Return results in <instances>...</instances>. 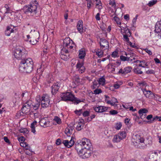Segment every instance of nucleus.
Instances as JSON below:
<instances>
[{"label":"nucleus","mask_w":161,"mask_h":161,"mask_svg":"<svg viewBox=\"0 0 161 161\" xmlns=\"http://www.w3.org/2000/svg\"><path fill=\"white\" fill-rule=\"evenodd\" d=\"M122 124L121 122L117 123L115 124V128L117 130H119L122 127Z\"/></svg>","instance_id":"obj_48"},{"label":"nucleus","mask_w":161,"mask_h":161,"mask_svg":"<svg viewBox=\"0 0 161 161\" xmlns=\"http://www.w3.org/2000/svg\"><path fill=\"white\" fill-rule=\"evenodd\" d=\"M110 113L112 115H115L118 113V112L115 110H112L110 111Z\"/></svg>","instance_id":"obj_59"},{"label":"nucleus","mask_w":161,"mask_h":161,"mask_svg":"<svg viewBox=\"0 0 161 161\" xmlns=\"http://www.w3.org/2000/svg\"><path fill=\"white\" fill-rule=\"evenodd\" d=\"M134 139L136 143H142L144 142V139L142 137H141L140 135L138 134L136 135L134 137Z\"/></svg>","instance_id":"obj_16"},{"label":"nucleus","mask_w":161,"mask_h":161,"mask_svg":"<svg viewBox=\"0 0 161 161\" xmlns=\"http://www.w3.org/2000/svg\"><path fill=\"white\" fill-rule=\"evenodd\" d=\"M27 38L25 39V40L29 41L30 43L32 45L36 44L38 42V39L39 38V36L38 34L36 33H34L32 35H27L26 36Z\"/></svg>","instance_id":"obj_6"},{"label":"nucleus","mask_w":161,"mask_h":161,"mask_svg":"<svg viewBox=\"0 0 161 161\" xmlns=\"http://www.w3.org/2000/svg\"><path fill=\"white\" fill-rule=\"evenodd\" d=\"M147 66L148 64H147V62L145 60H142V61L141 62H140V64L138 65V66L142 67L143 68H145V67Z\"/></svg>","instance_id":"obj_38"},{"label":"nucleus","mask_w":161,"mask_h":161,"mask_svg":"<svg viewBox=\"0 0 161 161\" xmlns=\"http://www.w3.org/2000/svg\"><path fill=\"white\" fill-rule=\"evenodd\" d=\"M84 120L83 119H81L79 122L78 123V124L76 127V130L78 131L81 130L84 126Z\"/></svg>","instance_id":"obj_23"},{"label":"nucleus","mask_w":161,"mask_h":161,"mask_svg":"<svg viewBox=\"0 0 161 161\" xmlns=\"http://www.w3.org/2000/svg\"><path fill=\"white\" fill-rule=\"evenodd\" d=\"M79 155L82 158H88L91 155V151L89 149L84 148L82 152Z\"/></svg>","instance_id":"obj_7"},{"label":"nucleus","mask_w":161,"mask_h":161,"mask_svg":"<svg viewBox=\"0 0 161 161\" xmlns=\"http://www.w3.org/2000/svg\"><path fill=\"white\" fill-rule=\"evenodd\" d=\"M102 92V91L100 89H97L93 91V93L95 94H99Z\"/></svg>","instance_id":"obj_47"},{"label":"nucleus","mask_w":161,"mask_h":161,"mask_svg":"<svg viewBox=\"0 0 161 161\" xmlns=\"http://www.w3.org/2000/svg\"><path fill=\"white\" fill-rule=\"evenodd\" d=\"M96 7L98 9L99 12H100L101 10L103 8V7L102 6V3L99 4L98 5V6H97Z\"/></svg>","instance_id":"obj_57"},{"label":"nucleus","mask_w":161,"mask_h":161,"mask_svg":"<svg viewBox=\"0 0 161 161\" xmlns=\"http://www.w3.org/2000/svg\"><path fill=\"white\" fill-rule=\"evenodd\" d=\"M83 24L82 20H80L78 21L77 22V27L78 31L80 33L83 32Z\"/></svg>","instance_id":"obj_22"},{"label":"nucleus","mask_w":161,"mask_h":161,"mask_svg":"<svg viewBox=\"0 0 161 161\" xmlns=\"http://www.w3.org/2000/svg\"><path fill=\"white\" fill-rule=\"evenodd\" d=\"M54 120L58 124H60L61 123V119L58 116H55L54 119Z\"/></svg>","instance_id":"obj_46"},{"label":"nucleus","mask_w":161,"mask_h":161,"mask_svg":"<svg viewBox=\"0 0 161 161\" xmlns=\"http://www.w3.org/2000/svg\"><path fill=\"white\" fill-rule=\"evenodd\" d=\"M50 101H41V105L42 107L46 108L48 107L50 105Z\"/></svg>","instance_id":"obj_32"},{"label":"nucleus","mask_w":161,"mask_h":161,"mask_svg":"<svg viewBox=\"0 0 161 161\" xmlns=\"http://www.w3.org/2000/svg\"><path fill=\"white\" fill-rule=\"evenodd\" d=\"M124 33L123 34V39L124 40H128L129 37H130L131 35V33L127 27H125L124 29Z\"/></svg>","instance_id":"obj_13"},{"label":"nucleus","mask_w":161,"mask_h":161,"mask_svg":"<svg viewBox=\"0 0 161 161\" xmlns=\"http://www.w3.org/2000/svg\"><path fill=\"white\" fill-rule=\"evenodd\" d=\"M143 92L146 97L147 98H149L150 95L153 94L151 91H147L146 89H143Z\"/></svg>","instance_id":"obj_29"},{"label":"nucleus","mask_w":161,"mask_h":161,"mask_svg":"<svg viewBox=\"0 0 161 161\" xmlns=\"http://www.w3.org/2000/svg\"><path fill=\"white\" fill-rule=\"evenodd\" d=\"M115 103H118V102L117 99L114 97H113L112 98L111 101H107V103L108 104H110L112 106H114Z\"/></svg>","instance_id":"obj_31"},{"label":"nucleus","mask_w":161,"mask_h":161,"mask_svg":"<svg viewBox=\"0 0 161 161\" xmlns=\"http://www.w3.org/2000/svg\"><path fill=\"white\" fill-rule=\"evenodd\" d=\"M109 4L112 7L115 6V3L114 0H110L109 2Z\"/></svg>","instance_id":"obj_52"},{"label":"nucleus","mask_w":161,"mask_h":161,"mask_svg":"<svg viewBox=\"0 0 161 161\" xmlns=\"http://www.w3.org/2000/svg\"><path fill=\"white\" fill-rule=\"evenodd\" d=\"M19 132L20 133H23L25 135L28 134L29 131L26 128H23L19 130Z\"/></svg>","instance_id":"obj_42"},{"label":"nucleus","mask_w":161,"mask_h":161,"mask_svg":"<svg viewBox=\"0 0 161 161\" xmlns=\"http://www.w3.org/2000/svg\"><path fill=\"white\" fill-rule=\"evenodd\" d=\"M121 140V139L119 138V136L118 134L114 136L113 141L114 142H119Z\"/></svg>","instance_id":"obj_39"},{"label":"nucleus","mask_w":161,"mask_h":161,"mask_svg":"<svg viewBox=\"0 0 161 161\" xmlns=\"http://www.w3.org/2000/svg\"><path fill=\"white\" fill-rule=\"evenodd\" d=\"M157 3V0H153L150 1L149 3L147 4V5L149 7H152L153 5H155Z\"/></svg>","instance_id":"obj_44"},{"label":"nucleus","mask_w":161,"mask_h":161,"mask_svg":"<svg viewBox=\"0 0 161 161\" xmlns=\"http://www.w3.org/2000/svg\"><path fill=\"white\" fill-rule=\"evenodd\" d=\"M36 121L35 120L31 124V132L34 133H35L36 131L35 126L36 125Z\"/></svg>","instance_id":"obj_34"},{"label":"nucleus","mask_w":161,"mask_h":161,"mask_svg":"<svg viewBox=\"0 0 161 161\" xmlns=\"http://www.w3.org/2000/svg\"><path fill=\"white\" fill-rule=\"evenodd\" d=\"M41 101H50V98L48 95L44 94L41 99Z\"/></svg>","instance_id":"obj_37"},{"label":"nucleus","mask_w":161,"mask_h":161,"mask_svg":"<svg viewBox=\"0 0 161 161\" xmlns=\"http://www.w3.org/2000/svg\"><path fill=\"white\" fill-rule=\"evenodd\" d=\"M32 105L33 109L35 110H36L38 109L40 105V102L38 101H36L35 103H33Z\"/></svg>","instance_id":"obj_35"},{"label":"nucleus","mask_w":161,"mask_h":161,"mask_svg":"<svg viewBox=\"0 0 161 161\" xmlns=\"http://www.w3.org/2000/svg\"><path fill=\"white\" fill-rule=\"evenodd\" d=\"M120 60L123 61H129L126 57L123 55H121L120 57Z\"/></svg>","instance_id":"obj_51"},{"label":"nucleus","mask_w":161,"mask_h":161,"mask_svg":"<svg viewBox=\"0 0 161 161\" xmlns=\"http://www.w3.org/2000/svg\"><path fill=\"white\" fill-rule=\"evenodd\" d=\"M100 14H99V13H98L96 14V15L95 16V18L97 20H100Z\"/></svg>","instance_id":"obj_62"},{"label":"nucleus","mask_w":161,"mask_h":161,"mask_svg":"<svg viewBox=\"0 0 161 161\" xmlns=\"http://www.w3.org/2000/svg\"><path fill=\"white\" fill-rule=\"evenodd\" d=\"M132 69V68L130 66H127L125 68L123 69H120L119 72V74H126L127 73H130Z\"/></svg>","instance_id":"obj_11"},{"label":"nucleus","mask_w":161,"mask_h":161,"mask_svg":"<svg viewBox=\"0 0 161 161\" xmlns=\"http://www.w3.org/2000/svg\"><path fill=\"white\" fill-rule=\"evenodd\" d=\"M53 80V79L51 75H49L47 79V82L48 83H50Z\"/></svg>","instance_id":"obj_49"},{"label":"nucleus","mask_w":161,"mask_h":161,"mask_svg":"<svg viewBox=\"0 0 161 161\" xmlns=\"http://www.w3.org/2000/svg\"><path fill=\"white\" fill-rule=\"evenodd\" d=\"M124 41L125 42H126L127 43V44L128 45H130L131 47H136V46H135L134 43L133 44L130 41L129 38H128V41L126 40H124Z\"/></svg>","instance_id":"obj_45"},{"label":"nucleus","mask_w":161,"mask_h":161,"mask_svg":"<svg viewBox=\"0 0 161 161\" xmlns=\"http://www.w3.org/2000/svg\"><path fill=\"white\" fill-rule=\"evenodd\" d=\"M148 112V110L145 108L140 109L138 111V113L140 117V118L142 119H144L146 115V114Z\"/></svg>","instance_id":"obj_14"},{"label":"nucleus","mask_w":161,"mask_h":161,"mask_svg":"<svg viewBox=\"0 0 161 161\" xmlns=\"http://www.w3.org/2000/svg\"><path fill=\"white\" fill-rule=\"evenodd\" d=\"M159 117L156 116L155 117L153 118V116L152 115H149L147 116L146 118L148 120H151L150 121H147V123L148 124L152 123L154 121L158 119Z\"/></svg>","instance_id":"obj_18"},{"label":"nucleus","mask_w":161,"mask_h":161,"mask_svg":"<svg viewBox=\"0 0 161 161\" xmlns=\"http://www.w3.org/2000/svg\"><path fill=\"white\" fill-rule=\"evenodd\" d=\"M100 86V84L98 80H95L92 82V85L91 86V88L94 89L98 88Z\"/></svg>","instance_id":"obj_27"},{"label":"nucleus","mask_w":161,"mask_h":161,"mask_svg":"<svg viewBox=\"0 0 161 161\" xmlns=\"http://www.w3.org/2000/svg\"><path fill=\"white\" fill-rule=\"evenodd\" d=\"M144 50L149 55H151L152 54V52L147 48H145L144 49Z\"/></svg>","instance_id":"obj_60"},{"label":"nucleus","mask_w":161,"mask_h":161,"mask_svg":"<svg viewBox=\"0 0 161 161\" xmlns=\"http://www.w3.org/2000/svg\"><path fill=\"white\" fill-rule=\"evenodd\" d=\"M80 143L84 146V148L89 149L91 146L90 140L86 138L82 139Z\"/></svg>","instance_id":"obj_10"},{"label":"nucleus","mask_w":161,"mask_h":161,"mask_svg":"<svg viewBox=\"0 0 161 161\" xmlns=\"http://www.w3.org/2000/svg\"><path fill=\"white\" fill-rule=\"evenodd\" d=\"M86 54L85 49L81 48L79 51V58L80 59H83L85 57Z\"/></svg>","instance_id":"obj_24"},{"label":"nucleus","mask_w":161,"mask_h":161,"mask_svg":"<svg viewBox=\"0 0 161 161\" xmlns=\"http://www.w3.org/2000/svg\"><path fill=\"white\" fill-rule=\"evenodd\" d=\"M118 135L119 136V138L122 140L126 137V133L125 131H122L119 132Z\"/></svg>","instance_id":"obj_36"},{"label":"nucleus","mask_w":161,"mask_h":161,"mask_svg":"<svg viewBox=\"0 0 161 161\" xmlns=\"http://www.w3.org/2000/svg\"><path fill=\"white\" fill-rule=\"evenodd\" d=\"M82 145V144L80 143H76L75 145V149L79 155L84 149V148H83Z\"/></svg>","instance_id":"obj_20"},{"label":"nucleus","mask_w":161,"mask_h":161,"mask_svg":"<svg viewBox=\"0 0 161 161\" xmlns=\"http://www.w3.org/2000/svg\"><path fill=\"white\" fill-rule=\"evenodd\" d=\"M19 96V92L14 93V98L15 99V100H14V99H13V102L14 103H16V100H18L20 98V97Z\"/></svg>","instance_id":"obj_40"},{"label":"nucleus","mask_w":161,"mask_h":161,"mask_svg":"<svg viewBox=\"0 0 161 161\" xmlns=\"http://www.w3.org/2000/svg\"><path fill=\"white\" fill-rule=\"evenodd\" d=\"M27 143L26 142H21L20 143V145L23 147L25 148L26 146V145Z\"/></svg>","instance_id":"obj_64"},{"label":"nucleus","mask_w":161,"mask_h":161,"mask_svg":"<svg viewBox=\"0 0 161 161\" xmlns=\"http://www.w3.org/2000/svg\"><path fill=\"white\" fill-rule=\"evenodd\" d=\"M5 8H6L7 10L6 13H10L11 12V10L8 5L5 4Z\"/></svg>","instance_id":"obj_50"},{"label":"nucleus","mask_w":161,"mask_h":161,"mask_svg":"<svg viewBox=\"0 0 161 161\" xmlns=\"http://www.w3.org/2000/svg\"><path fill=\"white\" fill-rule=\"evenodd\" d=\"M62 143L61 140L60 139H58L56 141V144L58 145Z\"/></svg>","instance_id":"obj_63"},{"label":"nucleus","mask_w":161,"mask_h":161,"mask_svg":"<svg viewBox=\"0 0 161 161\" xmlns=\"http://www.w3.org/2000/svg\"><path fill=\"white\" fill-rule=\"evenodd\" d=\"M82 61H78L76 65V68L78 72L82 74L84 72L86 69L85 67L83 66Z\"/></svg>","instance_id":"obj_8"},{"label":"nucleus","mask_w":161,"mask_h":161,"mask_svg":"<svg viewBox=\"0 0 161 161\" xmlns=\"http://www.w3.org/2000/svg\"><path fill=\"white\" fill-rule=\"evenodd\" d=\"M75 44L72 40L69 37H66L64 40V48L61 49L60 57L65 61H67L70 58V53L72 52V49Z\"/></svg>","instance_id":"obj_1"},{"label":"nucleus","mask_w":161,"mask_h":161,"mask_svg":"<svg viewBox=\"0 0 161 161\" xmlns=\"http://www.w3.org/2000/svg\"><path fill=\"white\" fill-rule=\"evenodd\" d=\"M100 45L101 48L102 49L104 48L108 49L109 47V44L108 42L106 39L101 38L100 42Z\"/></svg>","instance_id":"obj_12"},{"label":"nucleus","mask_w":161,"mask_h":161,"mask_svg":"<svg viewBox=\"0 0 161 161\" xmlns=\"http://www.w3.org/2000/svg\"><path fill=\"white\" fill-rule=\"evenodd\" d=\"M98 81L100 85H104L105 84V80L104 78L102 77L99 79Z\"/></svg>","instance_id":"obj_43"},{"label":"nucleus","mask_w":161,"mask_h":161,"mask_svg":"<svg viewBox=\"0 0 161 161\" xmlns=\"http://www.w3.org/2000/svg\"><path fill=\"white\" fill-rule=\"evenodd\" d=\"M31 110L30 107L24 104L23 107L21 109V111L23 113L28 115L30 114V112Z\"/></svg>","instance_id":"obj_19"},{"label":"nucleus","mask_w":161,"mask_h":161,"mask_svg":"<svg viewBox=\"0 0 161 161\" xmlns=\"http://www.w3.org/2000/svg\"><path fill=\"white\" fill-rule=\"evenodd\" d=\"M92 4V1L87 2V8L88 9H89L91 8Z\"/></svg>","instance_id":"obj_54"},{"label":"nucleus","mask_w":161,"mask_h":161,"mask_svg":"<svg viewBox=\"0 0 161 161\" xmlns=\"http://www.w3.org/2000/svg\"><path fill=\"white\" fill-rule=\"evenodd\" d=\"M112 14L110 15V17H113V19L116 22L117 24L120 25L121 24V22L119 21V19L115 16V13L114 11H112Z\"/></svg>","instance_id":"obj_26"},{"label":"nucleus","mask_w":161,"mask_h":161,"mask_svg":"<svg viewBox=\"0 0 161 161\" xmlns=\"http://www.w3.org/2000/svg\"><path fill=\"white\" fill-rule=\"evenodd\" d=\"M25 104H26L27 105V106H28L29 107H31V106L32 103V101L31 100H29L26 103H25Z\"/></svg>","instance_id":"obj_58"},{"label":"nucleus","mask_w":161,"mask_h":161,"mask_svg":"<svg viewBox=\"0 0 161 161\" xmlns=\"http://www.w3.org/2000/svg\"><path fill=\"white\" fill-rule=\"evenodd\" d=\"M118 52L115 51L113 52L111 54V56L112 57L115 58L118 57Z\"/></svg>","instance_id":"obj_55"},{"label":"nucleus","mask_w":161,"mask_h":161,"mask_svg":"<svg viewBox=\"0 0 161 161\" xmlns=\"http://www.w3.org/2000/svg\"><path fill=\"white\" fill-rule=\"evenodd\" d=\"M94 110L98 113H102L108 110V108L102 106L96 107L94 108Z\"/></svg>","instance_id":"obj_15"},{"label":"nucleus","mask_w":161,"mask_h":161,"mask_svg":"<svg viewBox=\"0 0 161 161\" xmlns=\"http://www.w3.org/2000/svg\"><path fill=\"white\" fill-rule=\"evenodd\" d=\"M74 138L72 137L70 141L68 140H63L62 143L65 147L69 148L72 147L74 144Z\"/></svg>","instance_id":"obj_9"},{"label":"nucleus","mask_w":161,"mask_h":161,"mask_svg":"<svg viewBox=\"0 0 161 161\" xmlns=\"http://www.w3.org/2000/svg\"><path fill=\"white\" fill-rule=\"evenodd\" d=\"M61 100L64 101H68L71 102L75 101L74 104H78L81 102L79 99L75 97L74 95L69 92L63 93L60 96Z\"/></svg>","instance_id":"obj_4"},{"label":"nucleus","mask_w":161,"mask_h":161,"mask_svg":"<svg viewBox=\"0 0 161 161\" xmlns=\"http://www.w3.org/2000/svg\"><path fill=\"white\" fill-rule=\"evenodd\" d=\"M72 131L73 129L72 128L70 129V127H68L65 129V133L68 136H70V135L72 133Z\"/></svg>","instance_id":"obj_33"},{"label":"nucleus","mask_w":161,"mask_h":161,"mask_svg":"<svg viewBox=\"0 0 161 161\" xmlns=\"http://www.w3.org/2000/svg\"><path fill=\"white\" fill-rule=\"evenodd\" d=\"M134 71L136 74H141L143 73L142 71H141V69L138 67L134 68Z\"/></svg>","instance_id":"obj_41"},{"label":"nucleus","mask_w":161,"mask_h":161,"mask_svg":"<svg viewBox=\"0 0 161 161\" xmlns=\"http://www.w3.org/2000/svg\"><path fill=\"white\" fill-rule=\"evenodd\" d=\"M38 2L36 0L32 1L29 6H25L23 8L24 12L26 13H30L34 16L37 13V5Z\"/></svg>","instance_id":"obj_3"},{"label":"nucleus","mask_w":161,"mask_h":161,"mask_svg":"<svg viewBox=\"0 0 161 161\" xmlns=\"http://www.w3.org/2000/svg\"><path fill=\"white\" fill-rule=\"evenodd\" d=\"M26 52L23 47H19L16 48L14 53L15 57L19 59L22 58H24L26 54Z\"/></svg>","instance_id":"obj_5"},{"label":"nucleus","mask_w":161,"mask_h":161,"mask_svg":"<svg viewBox=\"0 0 161 161\" xmlns=\"http://www.w3.org/2000/svg\"><path fill=\"white\" fill-rule=\"evenodd\" d=\"M24 148H25V150H29V151H30V152H31V147H30L29 145L28 144V143L26 145V146Z\"/></svg>","instance_id":"obj_61"},{"label":"nucleus","mask_w":161,"mask_h":161,"mask_svg":"<svg viewBox=\"0 0 161 161\" xmlns=\"http://www.w3.org/2000/svg\"><path fill=\"white\" fill-rule=\"evenodd\" d=\"M90 112L89 111H86L82 113L84 117H86L89 115Z\"/></svg>","instance_id":"obj_53"},{"label":"nucleus","mask_w":161,"mask_h":161,"mask_svg":"<svg viewBox=\"0 0 161 161\" xmlns=\"http://www.w3.org/2000/svg\"><path fill=\"white\" fill-rule=\"evenodd\" d=\"M135 55V54L133 53L130 52L129 53H128V55L126 57L128 61H132V60H135V58L134 56Z\"/></svg>","instance_id":"obj_25"},{"label":"nucleus","mask_w":161,"mask_h":161,"mask_svg":"<svg viewBox=\"0 0 161 161\" xmlns=\"http://www.w3.org/2000/svg\"><path fill=\"white\" fill-rule=\"evenodd\" d=\"M75 113L76 114L78 115H80L81 114L83 113L82 112V109H80L79 110H76L75 111Z\"/></svg>","instance_id":"obj_56"},{"label":"nucleus","mask_w":161,"mask_h":161,"mask_svg":"<svg viewBox=\"0 0 161 161\" xmlns=\"http://www.w3.org/2000/svg\"><path fill=\"white\" fill-rule=\"evenodd\" d=\"M96 54L98 57L101 58L103 56V52L101 49H97L96 50Z\"/></svg>","instance_id":"obj_28"},{"label":"nucleus","mask_w":161,"mask_h":161,"mask_svg":"<svg viewBox=\"0 0 161 161\" xmlns=\"http://www.w3.org/2000/svg\"><path fill=\"white\" fill-rule=\"evenodd\" d=\"M14 31V30L9 26H7L6 30L5 31V34L7 36H9L11 33L13 32Z\"/></svg>","instance_id":"obj_30"},{"label":"nucleus","mask_w":161,"mask_h":161,"mask_svg":"<svg viewBox=\"0 0 161 161\" xmlns=\"http://www.w3.org/2000/svg\"><path fill=\"white\" fill-rule=\"evenodd\" d=\"M59 83L58 82L55 83L51 86V93L53 95H54L58 91L59 88Z\"/></svg>","instance_id":"obj_17"},{"label":"nucleus","mask_w":161,"mask_h":161,"mask_svg":"<svg viewBox=\"0 0 161 161\" xmlns=\"http://www.w3.org/2000/svg\"><path fill=\"white\" fill-rule=\"evenodd\" d=\"M34 63L31 58H29L22 60L20 62L19 70L21 72L30 73L33 69Z\"/></svg>","instance_id":"obj_2"},{"label":"nucleus","mask_w":161,"mask_h":161,"mask_svg":"<svg viewBox=\"0 0 161 161\" xmlns=\"http://www.w3.org/2000/svg\"><path fill=\"white\" fill-rule=\"evenodd\" d=\"M40 124L42 126L46 127L49 126V122L45 119H42L40 121Z\"/></svg>","instance_id":"obj_21"}]
</instances>
